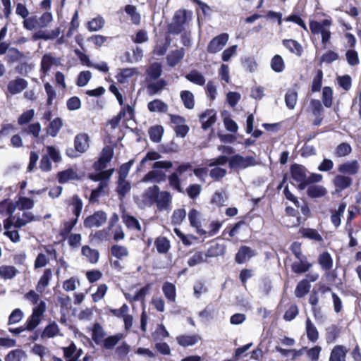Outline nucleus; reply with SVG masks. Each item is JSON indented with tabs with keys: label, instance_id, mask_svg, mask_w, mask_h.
Segmentation results:
<instances>
[{
	"label": "nucleus",
	"instance_id": "obj_1",
	"mask_svg": "<svg viewBox=\"0 0 361 361\" xmlns=\"http://www.w3.org/2000/svg\"><path fill=\"white\" fill-rule=\"evenodd\" d=\"M292 178L299 184L298 188L300 190H305L312 183H319L322 180V175L314 173H310L302 165L293 164L290 166Z\"/></svg>",
	"mask_w": 361,
	"mask_h": 361
},
{
	"label": "nucleus",
	"instance_id": "obj_2",
	"mask_svg": "<svg viewBox=\"0 0 361 361\" xmlns=\"http://www.w3.org/2000/svg\"><path fill=\"white\" fill-rule=\"evenodd\" d=\"M173 166V163L171 161H157L152 164L153 170L149 171L142 178V182H154L160 183L164 181L166 178V175L164 172L159 170L161 169H168Z\"/></svg>",
	"mask_w": 361,
	"mask_h": 361
},
{
	"label": "nucleus",
	"instance_id": "obj_3",
	"mask_svg": "<svg viewBox=\"0 0 361 361\" xmlns=\"http://www.w3.org/2000/svg\"><path fill=\"white\" fill-rule=\"evenodd\" d=\"M332 22L330 19H324L321 22L311 20L310 22V30L314 35L320 34L322 36V43L326 44L331 38V31L329 27Z\"/></svg>",
	"mask_w": 361,
	"mask_h": 361
},
{
	"label": "nucleus",
	"instance_id": "obj_4",
	"mask_svg": "<svg viewBox=\"0 0 361 361\" xmlns=\"http://www.w3.org/2000/svg\"><path fill=\"white\" fill-rule=\"evenodd\" d=\"M192 166L189 162H183L180 164L176 171L173 172L168 176L169 184L171 188L178 191V192H183V188L180 185V176L187 172L188 170L192 169Z\"/></svg>",
	"mask_w": 361,
	"mask_h": 361
},
{
	"label": "nucleus",
	"instance_id": "obj_5",
	"mask_svg": "<svg viewBox=\"0 0 361 361\" xmlns=\"http://www.w3.org/2000/svg\"><path fill=\"white\" fill-rule=\"evenodd\" d=\"M160 189L158 185H153L147 188L141 197L135 198V201L140 209L150 207L154 204Z\"/></svg>",
	"mask_w": 361,
	"mask_h": 361
},
{
	"label": "nucleus",
	"instance_id": "obj_6",
	"mask_svg": "<svg viewBox=\"0 0 361 361\" xmlns=\"http://www.w3.org/2000/svg\"><path fill=\"white\" fill-rule=\"evenodd\" d=\"M224 252V248L221 247L219 245H216L214 247H211L207 254H204L202 252H195L188 260V264L192 267L198 265L206 261L209 257H214L216 255H223Z\"/></svg>",
	"mask_w": 361,
	"mask_h": 361
},
{
	"label": "nucleus",
	"instance_id": "obj_7",
	"mask_svg": "<svg viewBox=\"0 0 361 361\" xmlns=\"http://www.w3.org/2000/svg\"><path fill=\"white\" fill-rule=\"evenodd\" d=\"M187 20V11L178 10L176 11L172 23L169 25V32L178 35L184 30V25Z\"/></svg>",
	"mask_w": 361,
	"mask_h": 361
},
{
	"label": "nucleus",
	"instance_id": "obj_8",
	"mask_svg": "<svg viewBox=\"0 0 361 361\" xmlns=\"http://www.w3.org/2000/svg\"><path fill=\"white\" fill-rule=\"evenodd\" d=\"M255 159L252 156L243 157L240 154H235L229 159V167L231 169H245L256 165Z\"/></svg>",
	"mask_w": 361,
	"mask_h": 361
},
{
	"label": "nucleus",
	"instance_id": "obj_9",
	"mask_svg": "<svg viewBox=\"0 0 361 361\" xmlns=\"http://www.w3.org/2000/svg\"><path fill=\"white\" fill-rule=\"evenodd\" d=\"M106 213L102 211H98L85 219L84 226L89 228L92 227H100L106 222Z\"/></svg>",
	"mask_w": 361,
	"mask_h": 361
},
{
	"label": "nucleus",
	"instance_id": "obj_10",
	"mask_svg": "<svg viewBox=\"0 0 361 361\" xmlns=\"http://www.w3.org/2000/svg\"><path fill=\"white\" fill-rule=\"evenodd\" d=\"M228 40V35L226 33L221 34L213 38L207 46V51L211 54H215L221 51L226 44Z\"/></svg>",
	"mask_w": 361,
	"mask_h": 361
},
{
	"label": "nucleus",
	"instance_id": "obj_11",
	"mask_svg": "<svg viewBox=\"0 0 361 361\" xmlns=\"http://www.w3.org/2000/svg\"><path fill=\"white\" fill-rule=\"evenodd\" d=\"M171 200L172 197L169 192L159 190L154 204L158 210L165 211L170 209Z\"/></svg>",
	"mask_w": 361,
	"mask_h": 361
},
{
	"label": "nucleus",
	"instance_id": "obj_12",
	"mask_svg": "<svg viewBox=\"0 0 361 361\" xmlns=\"http://www.w3.org/2000/svg\"><path fill=\"white\" fill-rule=\"evenodd\" d=\"M256 251L248 246H241L235 257L238 264H244L252 257L256 255Z\"/></svg>",
	"mask_w": 361,
	"mask_h": 361
},
{
	"label": "nucleus",
	"instance_id": "obj_13",
	"mask_svg": "<svg viewBox=\"0 0 361 361\" xmlns=\"http://www.w3.org/2000/svg\"><path fill=\"white\" fill-rule=\"evenodd\" d=\"M27 82L22 78H17L8 82V92L11 94H17L23 92L27 87Z\"/></svg>",
	"mask_w": 361,
	"mask_h": 361
},
{
	"label": "nucleus",
	"instance_id": "obj_14",
	"mask_svg": "<svg viewBox=\"0 0 361 361\" xmlns=\"http://www.w3.org/2000/svg\"><path fill=\"white\" fill-rule=\"evenodd\" d=\"M166 85L167 82L163 78L157 80L147 81V92L149 96L156 95L163 90Z\"/></svg>",
	"mask_w": 361,
	"mask_h": 361
},
{
	"label": "nucleus",
	"instance_id": "obj_15",
	"mask_svg": "<svg viewBox=\"0 0 361 361\" xmlns=\"http://www.w3.org/2000/svg\"><path fill=\"white\" fill-rule=\"evenodd\" d=\"M75 150L79 153L85 152L89 147V136L86 133H80L74 139Z\"/></svg>",
	"mask_w": 361,
	"mask_h": 361
},
{
	"label": "nucleus",
	"instance_id": "obj_16",
	"mask_svg": "<svg viewBox=\"0 0 361 361\" xmlns=\"http://www.w3.org/2000/svg\"><path fill=\"white\" fill-rule=\"evenodd\" d=\"M360 169V164L357 160L351 161H346L341 165L338 168V171L344 174L355 175L356 174Z\"/></svg>",
	"mask_w": 361,
	"mask_h": 361
},
{
	"label": "nucleus",
	"instance_id": "obj_17",
	"mask_svg": "<svg viewBox=\"0 0 361 361\" xmlns=\"http://www.w3.org/2000/svg\"><path fill=\"white\" fill-rule=\"evenodd\" d=\"M202 128L207 130L216 122V113L214 110L208 109L200 116Z\"/></svg>",
	"mask_w": 361,
	"mask_h": 361
},
{
	"label": "nucleus",
	"instance_id": "obj_18",
	"mask_svg": "<svg viewBox=\"0 0 361 361\" xmlns=\"http://www.w3.org/2000/svg\"><path fill=\"white\" fill-rule=\"evenodd\" d=\"M147 75L146 81L157 80L162 74V68L161 63L154 62L152 63L146 70Z\"/></svg>",
	"mask_w": 361,
	"mask_h": 361
},
{
	"label": "nucleus",
	"instance_id": "obj_19",
	"mask_svg": "<svg viewBox=\"0 0 361 361\" xmlns=\"http://www.w3.org/2000/svg\"><path fill=\"white\" fill-rule=\"evenodd\" d=\"M312 266V264L307 261V257H305L294 262L291 264V269L295 274H300L309 271Z\"/></svg>",
	"mask_w": 361,
	"mask_h": 361
},
{
	"label": "nucleus",
	"instance_id": "obj_20",
	"mask_svg": "<svg viewBox=\"0 0 361 361\" xmlns=\"http://www.w3.org/2000/svg\"><path fill=\"white\" fill-rule=\"evenodd\" d=\"M328 191L321 185H310L307 189V195L312 199L324 197Z\"/></svg>",
	"mask_w": 361,
	"mask_h": 361
},
{
	"label": "nucleus",
	"instance_id": "obj_21",
	"mask_svg": "<svg viewBox=\"0 0 361 361\" xmlns=\"http://www.w3.org/2000/svg\"><path fill=\"white\" fill-rule=\"evenodd\" d=\"M184 56L185 50L183 48L171 51L166 57L168 65L171 67L176 66L183 59Z\"/></svg>",
	"mask_w": 361,
	"mask_h": 361
},
{
	"label": "nucleus",
	"instance_id": "obj_22",
	"mask_svg": "<svg viewBox=\"0 0 361 361\" xmlns=\"http://www.w3.org/2000/svg\"><path fill=\"white\" fill-rule=\"evenodd\" d=\"M283 45L288 49L291 53L300 56L302 54L303 49L301 44L295 39H283L282 41Z\"/></svg>",
	"mask_w": 361,
	"mask_h": 361
},
{
	"label": "nucleus",
	"instance_id": "obj_23",
	"mask_svg": "<svg viewBox=\"0 0 361 361\" xmlns=\"http://www.w3.org/2000/svg\"><path fill=\"white\" fill-rule=\"evenodd\" d=\"M348 350L343 345H336L331 350L329 361H345Z\"/></svg>",
	"mask_w": 361,
	"mask_h": 361
},
{
	"label": "nucleus",
	"instance_id": "obj_24",
	"mask_svg": "<svg viewBox=\"0 0 361 361\" xmlns=\"http://www.w3.org/2000/svg\"><path fill=\"white\" fill-rule=\"evenodd\" d=\"M200 337L198 335H181L176 337V341L180 346L188 347L196 344Z\"/></svg>",
	"mask_w": 361,
	"mask_h": 361
},
{
	"label": "nucleus",
	"instance_id": "obj_25",
	"mask_svg": "<svg viewBox=\"0 0 361 361\" xmlns=\"http://www.w3.org/2000/svg\"><path fill=\"white\" fill-rule=\"evenodd\" d=\"M147 108L150 112L166 113L168 105L160 99H155L147 104Z\"/></svg>",
	"mask_w": 361,
	"mask_h": 361
},
{
	"label": "nucleus",
	"instance_id": "obj_26",
	"mask_svg": "<svg viewBox=\"0 0 361 361\" xmlns=\"http://www.w3.org/2000/svg\"><path fill=\"white\" fill-rule=\"evenodd\" d=\"M52 276V271L51 269H46L43 275L40 277L36 290L37 292L42 293L44 292L45 288L49 285V281Z\"/></svg>",
	"mask_w": 361,
	"mask_h": 361
},
{
	"label": "nucleus",
	"instance_id": "obj_27",
	"mask_svg": "<svg viewBox=\"0 0 361 361\" xmlns=\"http://www.w3.org/2000/svg\"><path fill=\"white\" fill-rule=\"evenodd\" d=\"M353 180L349 176L337 175L334 179V184L337 189L343 190L350 186Z\"/></svg>",
	"mask_w": 361,
	"mask_h": 361
},
{
	"label": "nucleus",
	"instance_id": "obj_28",
	"mask_svg": "<svg viewBox=\"0 0 361 361\" xmlns=\"http://www.w3.org/2000/svg\"><path fill=\"white\" fill-rule=\"evenodd\" d=\"M18 273L13 266L2 265L0 267V277L4 280L13 279Z\"/></svg>",
	"mask_w": 361,
	"mask_h": 361
},
{
	"label": "nucleus",
	"instance_id": "obj_29",
	"mask_svg": "<svg viewBox=\"0 0 361 361\" xmlns=\"http://www.w3.org/2000/svg\"><path fill=\"white\" fill-rule=\"evenodd\" d=\"M58 180L60 183L63 184L69 180L78 178L77 173L73 169L60 171L57 175Z\"/></svg>",
	"mask_w": 361,
	"mask_h": 361
},
{
	"label": "nucleus",
	"instance_id": "obj_30",
	"mask_svg": "<svg viewBox=\"0 0 361 361\" xmlns=\"http://www.w3.org/2000/svg\"><path fill=\"white\" fill-rule=\"evenodd\" d=\"M185 78L195 85L202 86L205 83V78L204 75L197 70H192L189 73L185 75Z\"/></svg>",
	"mask_w": 361,
	"mask_h": 361
},
{
	"label": "nucleus",
	"instance_id": "obj_31",
	"mask_svg": "<svg viewBox=\"0 0 361 361\" xmlns=\"http://www.w3.org/2000/svg\"><path fill=\"white\" fill-rule=\"evenodd\" d=\"M180 97L184 106L188 109H192L195 106L194 94L189 90H183L180 93Z\"/></svg>",
	"mask_w": 361,
	"mask_h": 361
},
{
	"label": "nucleus",
	"instance_id": "obj_32",
	"mask_svg": "<svg viewBox=\"0 0 361 361\" xmlns=\"http://www.w3.org/2000/svg\"><path fill=\"white\" fill-rule=\"evenodd\" d=\"M130 183L126 180V178H120L118 180V185L116 188V192L118 195L119 199L123 198L128 193L130 190Z\"/></svg>",
	"mask_w": 361,
	"mask_h": 361
},
{
	"label": "nucleus",
	"instance_id": "obj_33",
	"mask_svg": "<svg viewBox=\"0 0 361 361\" xmlns=\"http://www.w3.org/2000/svg\"><path fill=\"white\" fill-rule=\"evenodd\" d=\"M56 62V59L52 56L51 54H45L41 61V71L47 74Z\"/></svg>",
	"mask_w": 361,
	"mask_h": 361
},
{
	"label": "nucleus",
	"instance_id": "obj_34",
	"mask_svg": "<svg viewBox=\"0 0 361 361\" xmlns=\"http://www.w3.org/2000/svg\"><path fill=\"white\" fill-rule=\"evenodd\" d=\"M82 254L92 264H95L98 262L99 252L95 249H92L89 246L85 245L82 247Z\"/></svg>",
	"mask_w": 361,
	"mask_h": 361
},
{
	"label": "nucleus",
	"instance_id": "obj_35",
	"mask_svg": "<svg viewBox=\"0 0 361 361\" xmlns=\"http://www.w3.org/2000/svg\"><path fill=\"white\" fill-rule=\"evenodd\" d=\"M42 129V126L39 122L29 124L27 127L21 129L22 134L30 135L35 138H38Z\"/></svg>",
	"mask_w": 361,
	"mask_h": 361
},
{
	"label": "nucleus",
	"instance_id": "obj_36",
	"mask_svg": "<svg viewBox=\"0 0 361 361\" xmlns=\"http://www.w3.org/2000/svg\"><path fill=\"white\" fill-rule=\"evenodd\" d=\"M62 126V120L60 118H56L50 122L47 128V133L54 137L57 135Z\"/></svg>",
	"mask_w": 361,
	"mask_h": 361
},
{
	"label": "nucleus",
	"instance_id": "obj_37",
	"mask_svg": "<svg viewBox=\"0 0 361 361\" xmlns=\"http://www.w3.org/2000/svg\"><path fill=\"white\" fill-rule=\"evenodd\" d=\"M306 333L307 338L312 342H316L319 338V332L310 318L306 320Z\"/></svg>",
	"mask_w": 361,
	"mask_h": 361
},
{
	"label": "nucleus",
	"instance_id": "obj_38",
	"mask_svg": "<svg viewBox=\"0 0 361 361\" xmlns=\"http://www.w3.org/2000/svg\"><path fill=\"white\" fill-rule=\"evenodd\" d=\"M310 287L308 280L300 281L295 288V295L299 298L304 297L310 291Z\"/></svg>",
	"mask_w": 361,
	"mask_h": 361
},
{
	"label": "nucleus",
	"instance_id": "obj_39",
	"mask_svg": "<svg viewBox=\"0 0 361 361\" xmlns=\"http://www.w3.org/2000/svg\"><path fill=\"white\" fill-rule=\"evenodd\" d=\"M285 102L289 109H293L298 100V92L295 90L288 89L285 94Z\"/></svg>",
	"mask_w": 361,
	"mask_h": 361
},
{
	"label": "nucleus",
	"instance_id": "obj_40",
	"mask_svg": "<svg viewBox=\"0 0 361 361\" xmlns=\"http://www.w3.org/2000/svg\"><path fill=\"white\" fill-rule=\"evenodd\" d=\"M163 293L169 302H175L176 300V287L169 282H166L162 286Z\"/></svg>",
	"mask_w": 361,
	"mask_h": 361
},
{
	"label": "nucleus",
	"instance_id": "obj_41",
	"mask_svg": "<svg viewBox=\"0 0 361 361\" xmlns=\"http://www.w3.org/2000/svg\"><path fill=\"white\" fill-rule=\"evenodd\" d=\"M99 172L94 174H90L89 178L94 181H106L108 182L110 177L114 173V169H109L106 171H99Z\"/></svg>",
	"mask_w": 361,
	"mask_h": 361
},
{
	"label": "nucleus",
	"instance_id": "obj_42",
	"mask_svg": "<svg viewBox=\"0 0 361 361\" xmlns=\"http://www.w3.org/2000/svg\"><path fill=\"white\" fill-rule=\"evenodd\" d=\"M318 261L319 264L324 270H329L333 267L332 258L331 257V255L327 252H324L322 254H321L319 257Z\"/></svg>",
	"mask_w": 361,
	"mask_h": 361
},
{
	"label": "nucleus",
	"instance_id": "obj_43",
	"mask_svg": "<svg viewBox=\"0 0 361 361\" xmlns=\"http://www.w3.org/2000/svg\"><path fill=\"white\" fill-rule=\"evenodd\" d=\"M164 133L163 127L161 126H155L151 127L149 130V135L150 140L156 143L161 141Z\"/></svg>",
	"mask_w": 361,
	"mask_h": 361
},
{
	"label": "nucleus",
	"instance_id": "obj_44",
	"mask_svg": "<svg viewBox=\"0 0 361 361\" xmlns=\"http://www.w3.org/2000/svg\"><path fill=\"white\" fill-rule=\"evenodd\" d=\"M59 333V328L55 322L49 324L44 329L42 337L54 338Z\"/></svg>",
	"mask_w": 361,
	"mask_h": 361
},
{
	"label": "nucleus",
	"instance_id": "obj_45",
	"mask_svg": "<svg viewBox=\"0 0 361 361\" xmlns=\"http://www.w3.org/2000/svg\"><path fill=\"white\" fill-rule=\"evenodd\" d=\"M105 336L102 326L99 323H95L92 327V338L96 344H99Z\"/></svg>",
	"mask_w": 361,
	"mask_h": 361
},
{
	"label": "nucleus",
	"instance_id": "obj_46",
	"mask_svg": "<svg viewBox=\"0 0 361 361\" xmlns=\"http://www.w3.org/2000/svg\"><path fill=\"white\" fill-rule=\"evenodd\" d=\"M111 255L117 259H121L129 255L128 248L125 246L114 245L111 247Z\"/></svg>",
	"mask_w": 361,
	"mask_h": 361
},
{
	"label": "nucleus",
	"instance_id": "obj_47",
	"mask_svg": "<svg viewBox=\"0 0 361 361\" xmlns=\"http://www.w3.org/2000/svg\"><path fill=\"white\" fill-rule=\"evenodd\" d=\"M123 338V334H117L114 336H110L104 340L103 346L104 348L110 350L114 348L118 343Z\"/></svg>",
	"mask_w": 361,
	"mask_h": 361
},
{
	"label": "nucleus",
	"instance_id": "obj_48",
	"mask_svg": "<svg viewBox=\"0 0 361 361\" xmlns=\"http://www.w3.org/2000/svg\"><path fill=\"white\" fill-rule=\"evenodd\" d=\"M126 13L130 17L132 23L135 25H139L140 23V15L137 11L135 6L127 5L125 6Z\"/></svg>",
	"mask_w": 361,
	"mask_h": 361
},
{
	"label": "nucleus",
	"instance_id": "obj_49",
	"mask_svg": "<svg viewBox=\"0 0 361 361\" xmlns=\"http://www.w3.org/2000/svg\"><path fill=\"white\" fill-rule=\"evenodd\" d=\"M123 219L126 226L129 229L136 230L138 231H141V225L135 217L130 215H126L123 217Z\"/></svg>",
	"mask_w": 361,
	"mask_h": 361
},
{
	"label": "nucleus",
	"instance_id": "obj_50",
	"mask_svg": "<svg viewBox=\"0 0 361 361\" xmlns=\"http://www.w3.org/2000/svg\"><path fill=\"white\" fill-rule=\"evenodd\" d=\"M58 35V32L55 31H52L51 33H49L44 30H39L37 32H35L32 36V39L34 41H37L38 39H44V40H49L52 39L56 37Z\"/></svg>",
	"mask_w": 361,
	"mask_h": 361
},
{
	"label": "nucleus",
	"instance_id": "obj_51",
	"mask_svg": "<svg viewBox=\"0 0 361 361\" xmlns=\"http://www.w3.org/2000/svg\"><path fill=\"white\" fill-rule=\"evenodd\" d=\"M108 186V182L102 181L97 188L93 189L90 197V202H97L100 196L104 193V189Z\"/></svg>",
	"mask_w": 361,
	"mask_h": 361
},
{
	"label": "nucleus",
	"instance_id": "obj_52",
	"mask_svg": "<svg viewBox=\"0 0 361 361\" xmlns=\"http://www.w3.org/2000/svg\"><path fill=\"white\" fill-rule=\"evenodd\" d=\"M137 73V68H126L121 70L118 74L117 79L121 83H124L126 80Z\"/></svg>",
	"mask_w": 361,
	"mask_h": 361
},
{
	"label": "nucleus",
	"instance_id": "obj_53",
	"mask_svg": "<svg viewBox=\"0 0 361 361\" xmlns=\"http://www.w3.org/2000/svg\"><path fill=\"white\" fill-rule=\"evenodd\" d=\"M271 67L276 73L282 72L285 68L283 58L280 55H275L271 61Z\"/></svg>",
	"mask_w": 361,
	"mask_h": 361
},
{
	"label": "nucleus",
	"instance_id": "obj_54",
	"mask_svg": "<svg viewBox=\"0 0 361 361\" xmlns=\"http://www.w3.org/2000/svg\"><path fill=\"white\" fill-rule=\"evenodd\" d=\"M351 152V146L347 142H342L336 147L335 154L338 157H343L350 154Z\"/></svg>",
	"mask_w": 361,
	"mask_h": 361
},
{
	"label": "nucleus",
	"instance_id": "obj_55",
	"mask_svg": "<svg viewBox=\"0 0 361 361\" xmlns=\"http://www.w3.org/2000/svg\"><path fill=\"white\" fill-rule=\"evenodd\" d=\"M304 238H307L315 241L322 242L323 238L318 231L313 228H305L301 232Z\"/></svg>",
	"mask_w": 361,
	"mask_h": 361
},
{
	"label": "nucleus",
	"instance_id": "obj_56",
	"mask_svg": "<svg viewBox=\"0 0 361 361\" xmlns=\"http://www.w3.org/2000/svg\"><path fill=\"white\" fill-rule=\"evenodd\" d=\"M104 23L102 17L97 16L88 22V29L90 31H98L104 27Z\"/></svg>",
	"mask_w": 361,
	"mask_h": 361
},
{
	"label": "nucleus",
	"instance_id": "obj_57",
	"mask_svg": "<svg viewBox=\"0 0 361 361\" xmlns=\"http://www.w3.org/2000/svg\"><path fill=\"white\" fill-rule=\"evenodd\" d=\"M75 351L76 346L73 343H71L68 347L63 348L64 356L68 359V361H77L80 355L75 356Z\"/></svg>",
	"mask_w": 361,
	"mask_h": 361
},
{
	"label": "nucleus",
	"instance_id": "obj_58",
	"mask_svg": "<svg viewBox=\"0 0 361 361\" xmlns=\"http://www.w3.org/2000/svg\"><path fill=\"white\" fill-rule=\"evenodd\" d=\"M23 317L24 313L20 309L16 308L13 310L8 317V325L16 324L20 322Z\"/></svg>",
	"mask_w": 361,
	"mask_h": 361
},
{
	"label": "nucleus",
	"instance_id": "obj_59",
	"mask_svg": "<svg viewBox=\"0 0 361 361\" xmlns=\"http://www.w3.org/2000/svg\"><path fill=\"white\" fill-rule=\"evenodd\" d=\"M333 90L330 87H324L322 91V102L326 108L332 105Z\"/></svg>",
	"mask_w": 361,
	"mask_h": 361
},
{
	"label": "nucleus",
	"instance_id": "obj_60",
	"mask_svg": "<svg viewBox=\"0 0 361 361\" xmlns=\"http://www.w3.org/2000/svg\"><path fill=\"white\" fill-rule=\"evenodd\" d=\"M35 116V110L29 109L23 112L18 118V123L20 126H24L29 123Z\"/></svg>",
	"mask_w": 361,
	"mask_h": 361
},
{
	"label": "nucleus",
	"instance_id": "obj_61",
	"mask_svg": "<svg viewBox=\"0 0 361 361\" xmlns=\"http://www.w3.org/2000/svg\"><path fill=\"white\" fill-rule=\"evenodd\" d=\"M155 245L159 253H166L169 249V242L166 238H158L155 240Z\"/></svg>",
	"mask_w": 361,
	"mask_h": 361
},
{
	"label": "nucleus",
	"instance_id": "obj_62",
	"mask_svg": "<svg viewBox=\"0 0 361 361\" xmlns=\"http://www.w3.org/2000/svg\"><path fill=\"white\" fill-rule=\"evenodd\" d=\"M186 211L184 209H178L173 211L171 216L172 223L175 225H180L185 218Z\"/></svg>",
	"mask_w": 361,
	"mask_h": 361
},
{
	"label": "nucleus",
	"instance_id": "obj_63",
	"mask_svg": "<svg viewBox=\"0 0 361 361\" xmlns=\"http://www.w3.org/2000/svg\"><path fill=\"white\" fill-rule=\"evenodd\" d=\"M23 27L28 30L39 28L37 17L34 16L25 18L23 21Z\"/></svg>",
	"mask_w": 361,
	"mask_h": 361
},
{
	"label": "nucleus",
	"instance_id": "obj_64",
	"mask_svg": "<svg viewBox=\"0 0 361 361\" xmlns=\"http://www.w3.org/2000/svg\"><path fill=\"white\" fill-rule=\"evenodd\" d=\"M25 352L21 349L11 350L5 357V361H20Z\"/></svg>",
	"mask_w": 361,
	"mask_h": 361
}]
</instances>
